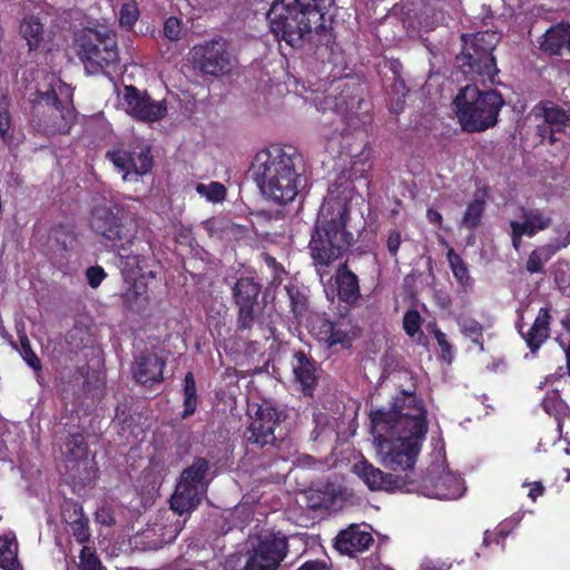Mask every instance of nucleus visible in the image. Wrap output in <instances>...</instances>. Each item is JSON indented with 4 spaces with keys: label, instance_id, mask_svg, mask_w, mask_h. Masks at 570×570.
Listing matches in <instances>:
<instances>
[{
    "label": "nucleus",
    "instance_id": "nucleus-1",
    "mask_svg": "<svg viewBox=\"0 0 570 570\" xmlns=\"http://www.w3.org/2000/svg\"><path fill=\"white\" fill-rule=\"evenodd\" d=\"M333 4L334 0H277L267 12L271 31L292 48L308 42L317 51L324 48L333 52L335 37L325 24V14Z\"/></svg>",
    "mask_w": 570,
    "mask_h": 570
},
{
    "label": "nucleus",
    "instance_id": "nucleus-2",
    "mask_svg": "<svg viewBox=\"0 0 570 570\" xmlns=\"http://www.w3.org/2000/svg\"><path fill=\"white\" fill-rule=\"evenodd\" d=\"M302 155L291 145H271L252 163L253 179L262 195L278 205L292 203L303 187Z\"/></svg>",
    "mask_w": 570,
    "mask_h": 570
},
{
    "label": "nucleus",
    "instance_id": "nucleus-3",
    "mask_svg": "<svg viewBox=\"0 0 570 570\" xmlns=\"http://www.w3.org/2000/svg\"><path fill=\"white\" fill-rule=\"evenodd\" d=\"M350 214V206L333 197L326 198L320 209L308 249L312 264L322 278L353 243V234L346 229Z\"/></svg>",
    "mask_w": 570,
    "mask_h": 570
},
{
    "label": "nucleus",
    "instance_id": "nucleus-4",
    "mask_svg": "<svg viewBox=\"0 0 570 570\" xmlns=\"http://www.w3.org/2000/svg\"><path fill=\"white\" fill-rule=\"evenodd\" d=\"M372 432H391L395 430L413 431L414 434L426 435V409L415 391L402 390L392 402L390 409L371 410Z\"/></svg>",
    "mask_w": 570,
    "mask_h": 570
},
{
    "label": "nucleus",
    "instance_id": "nucleus-5",
    "mask_svg": "<svg viewBox=\"0 0 570 570\" xmlns=\"http://www.w3.org/2000/svg\"><path fill=\"white\" fill-rule=\"evenodd\" d=\"M262 285L254 276L237 278L232 287L233 303L236 308V331L247 338L269 340L273 327L265 323V303L259 299Z\"/></svg>",
    "mask_w": 570,
    "mask_h": 570
},
{
    "label": "nucleus",
    "instance_id": "nucleus-6",
    "mask_svg": "<svg viewBox=\"0 0 570 570\" xmlns=\"http://www.w3.org/2000/svg\"><path fill=\"white\" fill-rule=\"evenodd\" d=\"M453 104L462 129L481 132L497 125L505 102L498 90H480L469 85L460 90Z\"/></svg>",
    "mask_w": 570,
    "mask_h": 570
},
{
    "label": "nucleus",
    "instance_id": "nucleus-7",
    "mask_svg": "<svg viewBox=\"0 0 570 570\" xmlns=\"http://www.w3.org/2000/svg\"><path fill=\"white\" fill-rule=\"evenodd\" d=\"M500 39L501 35L494 30L462 35L463 48L456 57L461 71L473 80L494 83L499 69L493 50Z\"/></svg>",
    "mask_w": 570,
    "mask_h": 570
},
{
    "label": "nucleus",
    "instance_id": "nucleus-8",
    "mask_svg": "<svg viewBox=\"0 0 570 570\" xmlns=\"http://www.w3.org/2000/svg\"><path fill=\"white\" fill-rule=\"evenodd\" d=\"M75 50L89 75H109L119 63L117 35L112 30L82 29L75 36Z\"/></svg>",
    "mask_w": 570,
    "mask_h": 570
},
{
    "label": "nucleus",
    "instance_id": "nucleus-9",
    "mask_svg": "<svg viewBox=\"0 0 570 570\" xmlns=\"http://www.w3.org/2000/svg\"><path fill=\"white\" fill-rule=\"evenodd\" d=\"M373 434L382 455V464L386 469L406 471L414 468L425 435L399 429L391 432H373Z\"/></svg>",
    "mask_w": 570,
    "mask_h": 570
},
{
    "label": "nucleus",
    "instance_id": "nucleus-10",
    "mask_svg": "<svg viewBox=\"0 0 570 570\" xmlns=\"http://www.w3.org/2000/svg\"><path fill=\"white\" fill-rule=\"evenodd\" d=\"M289 552L288 537L281 530H263L246 551L240 570H278Z\"/></svg>",
    "mask_w": 570,
    "mask_h": 570
},
{
    "label": "nucleus",
    "instance_id": "nucleus-11",
    "mask_svg": "<svg viewBox=\"0 0 570 570\" xmlns=\"http://www.w3.org/2000/svg\"><path fill=\"white\" fill-rule=\"evenodd\" d=\"M189 56L195 69L212 77L229 75L235 65V58L228 51V42L222 37L195 45Z\"/></svg>",
    "mask_w": 570,
    "mask_h": 570
},
{
    "label": "nucleus",
    "instance_id": "nucleus-12",
    "mask_svg": "<svg viewBox=\"0 0 570 570\" xmlns=\"http://www.w3.org/2000/svg\"><path fill=\"white\" fill-rule=\"evenodd\" d=\"M89 226L99 237L111 243L120 244L130 236V232H137L136 225L127 219L119 208L96 205L90 212Z\"/></svg>",
    "mask_w": 570,
    "mask_h": 570
},
{
    "label": "nucleus",
    "instance_id": "nucleus-13",
    "mask_svg": "<svg viewBox=\"0 0 570 570\" xmlns=\"http://www.w3.org/2000/svg\"><path fill=\"white\" fill-rule=\"evenodd\" d=\"M287 414L284 410H278L273 404L264 401L258 405L255 415L252 417L248 426L247 442L263 449L267 445H276L277 440L283 439L281 432L276 430L285 421Z\"/></svg>",
    "mask_w": 570,
    "mask_h": 570
},
{
    "label": "nucleus",
    "instance_id": "nucleus-14",
    "mask_svg": "<svg viewBox=\"0 0 570 570\" xmlns=\"http://www.w3.org/2000/svg\"><path fill=\"white\" fill-rule=\"evenodd\" d=\"M118 254L127 267L136 268L137 273L145 272L151 279L157 277L159 261L155 256L151 242L146 237L130 232V236L118 246Z\"/></svg>",
    "mask_w": 570,
    "mask_h": 570
},
{
    "label": "nucleus",
    "instance_id": "nucleus-15",
    "mask_svg": "<svg viewBox=\"0 0 570 570\" xmlns=\"http://www.w3.org/2000/svg\"><path fill=\"white\" fill-rule=\"evenodd\" d=\"M106 158L122 173L124 180H131L145 176L153 170L154 156L149 145L136 146L127 150L124 148H114L106 151Z\"/></svg>",
    "mask_w": 570,
    "mask_h": 570
},
{
    "label": "nucleus",
    "instance_id": "nucleus-16",
    "mask_svg": "<svg viewBox=\"0 0 570 570\" xmlns=\"http://www.w3.org/2000/svg\"><path fill=\"white\" fill-rule=\"evenodd\" d=\"M31 117L33 128L47 137L68 134L76 119L73 107L68 105L49 107L48 110H42L41 106H32Z\"/></svg>",
    "mask_w": 570,
    "mask_h": 570
},
{
    "label": "nucleus",
    "instance_id": "nucleus-17",
    "mask_svg": "<svg viewBox=\"0 0 570 570\" xmlns=\"http://www.w3.org/2000/svg\"><path fill=\"white\" fill-rule=\"evenodd\" d=\"M124 101L127 114L138 121L155 122L167 112L165 100H154L147 91H141L132 85L125 87Z\"/></svg>",
    "mask_w": 570,
    "mask_h": 570
},
{
    "label": "nucleus",
    "instance_id": "nucleus-18",
    "mask_svg": "<svg viewBox=\"0 0 570 570\" xmlns=\"http://www.w3.org/2000/svg\"><path fill=\"white\" fill-rule=\"evenodd\" d=\"M166 363V358L156 352L140 351L131 364L132 379L144 387L153 389L164 382Z\"/></svg>",
    "mask_w": 570,
    "mask_h": 570
},
{
    "label": "nucleus",
    "instance_id": "nucleus-19",
    "mask_svg": "<svg viewBox=\"0 0 570 570\" xmlns=\"http://www.w3.org/2000/svg\"><path fill=\"white\" fill-rule=\"evenodd\" d=\"M374 544V538L366 524L352 523L341 530L334 540V548L351 558L367 551Z\"/></svg>",
    "mask_w": 570,
    "mask_h": 570
},
{
    "label": "nucleus",
    "instance_id": "nucleus-20",
    "mask_svg": "<svg viewBox=\"0 0 570 570\" xmlns=\"http://www.w3.org/2000/svg\"><path fill=\"white\" fill-rule=\"evenodd\" d=\"M543 125L537 126L538 135L542 140L548 139L551 145L559 139L556 134H563L570 129V109H564L553 102L542 105Z\"/></svg>",
    "mask_w": 570,
    "mask_h": 570
},
{
    "label": "nucleus",
    "instance_id": "nucleus-21",
    "mask_svg": "<svg viewBox=\"0 0 570 570\" xmlns=\"http://www.w3.org/2000/svg\"><path fill=\"white\" fill-rule=\"evenodd\" d=\"M312 333L326 347L341 345L343 348H348L353 341L350 332L343 327V324L324 317H317L314 321Z\"/></svg>",
    "mask_w": 570,
    "mask_h": 570
},
{
    "label": "nucleus",
    "instance_id": "nucleus-22",
    "mask_svg": "<svg viewBox=\"0 0 570 570\" xmlns=\"http://www.w3.org/2000/svg\"><path fill=\"white\" fill-rule=\"evenodd\" d=\"M294 358L293 372L295 381L299 383L301 390L305 396H313L315 387L318 384L317 363L302 350L294 353Z\"/></svg>",
    "mask_w": 570,
    "mask_h": 570
},
{
    "label": "nucleus",
    "instance_id": "nucleus-23",
    "mask_svg": "<svg viewBox=\"0 0 570 570\" xmlns=\"http://www.w3.org/2000/svg\"><path fill=\"white\" fill-rule=\"evenodd\" d=\"M352 472L356 474L371 491L390 490L396 483V479L393 474L384 473L365 458H362L353 464Z\"/></svg>",
    "mask_w": 570,
    "mask_h": 570
},
{
    "label": "nucleus",
    "instance_id": "nucleus-24",
    "mask_svg": "<svg viewBox=\"0 0 570 570\" xmlns=\"http://www.w3.org/2000/svg\"><path fill=\"white\" fill-rule=\"evenodd\" d=\"M147 278H150L147 273H138V276L121 294V303L125 308L140 313L148 306L149 288Z\"/></svg>",
    "mask_w": 570,
    "mask_h": 570
},
{
    "label": "nucleus",
    "instance_id": "nucleus-25",
    "mask_svg": "<svg viewBox=\"0 0 570 570\" xmlns=\"http://www.w3.org/2000/svg\"><path fill=\"white\" fill-rule=\"evenodd\" d=\"M521 217L523 222L511 220L510 228L520 234L521 236L533 237L539 232L549 228L551 225V217L546 215L539 208L527 209L521 208Z\"/></svg>",
    "mask_w": 570,
    "mask_h": 570
},
{
    "label": "nucleus",
    "instance_id": "nucleus-26",
    "mask_svg": "<svg viewBox=\"0 0 570 570\" xmlns=\"http://www.w3.org/2000/svg\"><path fill=\"white\" fill-rule=\"evenodd\" d=\"M551 314L550 309L547 307H541L538 312V315L532 324V326L528 330V332H522V326H518V331L527 343V346L530 348L532 353H535L542 344L548 340L550 335V323H551Z\"/></svg>",
    "mask_w": 570,
    "mask_h": 570
},
{
    "label": "nucleus",
    "instance_id": "nucleus-27",
    "mask_svg": "<svg viewBox=\"0 0 570 570\" xmlns=\"http://www.w3.org/2000/svg\"><path fill=\"white\" fill-rule=\"evenodd\" d=\"M337 297L347 305H354L361 297L358 277L346 263L340 264L335 273Z\"/></svg>",
    "mask_w": 570,
    "mask_h": 570
},
{
    "label": "nucleus",
    "instance_id": "nucleus-28",
    "mask_svg": "<svg viewBox=\"0 0 570 570\" xmlns=\"http://www.w3.org/2000/svg\"><path fill=\"white\" fill-rule=\"evenodd\" d=\"M203 492V490L179 480L170 499V508L179 515L190 513L200 504Z\"/></svg>",
    "mask_w": 570,
    "mask_h": 570
},
{
    "label": "nucleus",
    "instance_id": "nucleus-29",
    "mask_svg": "<svg viewBox=\"0 0 570 570\" xmlns=\"http://www.w3.org/2000/svg\"><path fill=\"white\" fill-rule=\"evenodd\" d=\"M463 493L462 480L451 473L436 476L426 495L439 500H455Z\"/></svg>",
    "mask_w": 570,
    "mask_h": 570
},
{
    "label": "nucleus",
    "instance_id": "nucleus-30",
    "mask_svg": "<svg viewBox=\"0 0 570 570\" xmlns=\"http://www.w3.org/2000/svg\"><path fill=\"white\" fill-rule=\"evenodd\" d=\"M567 24L550 27L540 38L539 49L548 56L564 57Z\"/></svg>",
    "mask_w": 570,
    "mask_h": 570
},
{
    "label": "nucleus",
    "instance_id": "nucleus-31",
    "mask_svg": "<svg viewBox=\"0 0 570 570\" xmlns=\"http://www.w3.org/2000/svg\"><path fill=\"white\" fill-rule=\"evenodd\" d=\"M210 469V463L207 459L197 456L194 459L193 463L185 468L179 476V480L194 485L203 491H206L208 482L206 481V475Z\"/></svg>",
    "mask_w": 570,
    "mask_h": 570
},
{
    "label": "nucleus",
    "instance_id": "nucleus-32",
    "mask_svg": "<svg viewBox=\"0 0 570 570\" xmlns=\"http://www.w3.org/2000/svg\"><path fill=\"white\" fill-rule=\"evenodd\" d=\"M19 32L27 41L29 51L38 50L45 39V28L40 19L33 14L26 16L19 27Z\"/></svg>",
    "mask_w": 570,
    "mask_h": 570
},
{
    "label": "nucleus",
    "instance_id": "nucleus-33",
    "mask_svg": "<svg viewBox=\"0 0 570 570\" xmlns=\"http://www.w3.org/2000/svg\"><path fill=\"white\" fill-rule=\"evenodd\" d=\"M0 568L3 570H20L17 541L7 534L0 535Z\"/></svg>",
    "mask_w": 570,
    "mask_h": 570
},
{
    "label": "nucleus",
    "instance_id": "nucleus-34",
    "mask_svg": "<svg viewBox=\"0 0 570 570\" xmlns=\"http://www.w3.org/2000/svg\"><path fill=\"white\" fill-rule=\"evenodd\" d=\"M184 410L180 414L181 419L193 416L197 410V387L193 372H187L184 377Z\"/></svg>",
    "mask_w": 570,
    "mask_h": 570
},
{
    "label": "nucleus",
    "instance_id": "nucleus-35",
    "mask_svg": "<svg viewBox=\"0 0 570 570\" xmlns=\"http://www.w3.org/2000/svg\"><path fill=\"white\" fill-rule=\"evenodd\" d=\"M73 515L75 519L69 521L70 530L79 543H85L90 539L89 520L85 517L82 507L78 503H73Z\"/></svg>",
    "mask_w": 570,
    "mask_h": 570
},
{
    "label": "nucleus",
    "instance_id": "nucleus-36",
    "mask_svg": "<svg viewBox=\"0 0 570 570\" xmlns=\"http://www.w3.org/2000/svg\"><path fill=\"white\" fill-rule=\"evenodd\" d=\"M484 212L485 200L482 198L473 199L471 203H469L463 214L460 223L461 226L469 230H474L481 225Z\"/></svg>",
    "mask_w": 570,
    "mask_h": 570
},
{
    "label": "nucleus",
    "instance_id": "nucleus-37",
    "mask_svg": "<svg viewBox=\"0 0 570 570\" xmlns=\"http://www.w3.org/2000/svg\"><path fill=\"white\" fill-rule=\"evenodd\" d=\"M460 332L466 338H470L474 345L479 347V351H484V338H483V325L471 317L462 318L458 322Z\"/></svg>",
    "mask_w": 570,
    "mask_h": 570
},
{
    "label": "nucleus",
    "instance_id": "nucleus-38",
    "mask_svg": "<svg viewBox=\"0 0 570 570\" xmlns=\"http://www.w3.org/2000/svg\"><path fill=\"white\" fill-rule=\"evenodd\" d=\"M446 258L456 282L463 287L469 286L471 282V276L469 273L468 265L463 261V258L459 254H456L452 247L449 248L446 253Z\"/></svg>",
    "mask_w": 570,
    "mask_h": 570
},
{
    "label": "nucleus",
    "instance_id": "nucleus-39",
    "mask_svg": "<svg viewBox=\"0 0 570 570\" xmlns=\"http://www.w3.org/2000/svg\"><path fill=\"white\" fill-rule=\"evenodd\" d=\"M66 461H80L87 459L88 444L81 433L70 434L66 441Z\"/></svg>",
    "mask_w": 570,
    "mask_h": 570
},
{
    "label": "nucleus",
    "instance_id": "nucleus-40",
    "mask_svg": "<svg viewBox=\"0 0 570 570\" xmlns=\"http://www.w3.org/2000/svg\"><path fill=\"white\" fill-rule=\"evenodd\" d=\"M557 246L556 243L547 244L540 248L533 249L528 257L525 268L530 274H538L543 272V263L548 262L554 254H549L548 250H546L548 247H554Z\"/></svg>",
    "mask_w": 570,
    "mask_h": 570
},
{
    "label": "nucleus",
    "instance_id": "nucleus-41",
    "mask_svg": "<svg viewBox=\"0 0 570 570\" xmlns=\"http://www.w3.org/2000/svg\"><path fill=\"white\" fill-rule=\"evenodd\" d=\"M515 524L517 523L513 520H504L500 522L495 528L493 539H491L490 531L487 530L483 534V546L489 547L491 542H494L503 551L505 539L512 533Z\"/></svg>",
    "mask_w": 570,
    "mask_h": 570
},
{
    "label": "nucleus",
    "instance_id": "nucleus-42",
    "mask_svg": "<svg viewBox=\"0 0 570 570\" xmlns=\"http://www.w3.org/2000/svg\"><path fill=\"white\" fill-rule=\"evenodd\" d=\"M291 309L295 318H302L308 311V298L307 296L296 286L286 287Z\"/></svg>",
    "mask_w": 570,
    "mask_h": 570
},
{
    "label": "nucleus",
    "instance_id": "nucleus-43",
    "mask_svg": "<svg viewBox=\"0 0 570 570\" xmlns=\"http://www.w3.org/2000/svg\"><path fill=\"white\" fill-rule=\"evenodd\" d=\"M196 191L213 203L223 202L227 194L226 187L219 181H212L207 185L198 184L196 186Z\"/></svg>",
    "mask_w": 570,
    "mask_h": 570
},
{
    "label": "nucleus",
    "instance_id": "nucleus-44",
    "mask_svg": "<svg viewBox=\"0 0 570 570\" xmlns=\"http://www.w3.org/2000/svg\"><path fill=\"white\" fill-rule=\"evenodd\" d=\"M422 323L423 318L415 308L407 309L403 315V330L410 337H414L416 334L423 335Z\"/></svg>",
    "mask_w": 570,
    "mask_h": 570
},
{
    "label": "nucleus",
    "instance_id": "nucleus-45",
    "mask_svg": "<svg viewBox=\"0 0 570 570\" xmlns=\"http://www.w3.org/2000/svg\"><path fill=\"white\" fill-rule=\"evenodd\" d=\"M139 18L138 4L135 1L122 4L119 13V23L126 30H130Z\"/></svg>",
    "mask_w": 570,
    "mask_h": 570
},
{
    "label": "nucleus",
    "instance_id": "nucleus-46",
    "mask_svg": "<svg viewBox=\"0 0 570 570\" xmlns=\"http://www.w3.org/2000/svg\"><path fill=\"white\" fill-rule=\"evenodd\" d=\"M79 559L80 570H105L96 552L87 546L82 547Z\"/></svg>",
    "mask_w": 570,
    "mask_h": 570
},
{
    "label": "nucleus",
    "instance_id": "nucleus-47",
    "mask_svg": "<svg viewBox=\"0 0 570 570\" xmlns=\"http://www.w3.org/2000/svg\"><path fill=\"white\" fill-rule=\"evenodd\" d=\"M32 106H41L42 110H48L49 107H65L56 90L50 88L49 90L37 92V99L32 102Z\"/></svg>",
    "mask_w": 570,
    "mask_h": 570
},
{
    "label": "nucleus",
    "instance_id": "nucleus-48",
    "mask_svg": "<svg viewBox=\"0 0 570 570\" xmlns=\"http://www.w3.org/2000/svg\"><path fill=\"white\" fill-rule=\"evenodd\" d=\"M19 341L21 344L22 350V357L24 362L32 368V370H40L41 368V362L35 351L31 347L30 341L26 333H22L19 335Z\"/></svg>",
    "mask_w": 570,
    "mask_h": 570
},
{
    "label": "nucleus",
    "instance_id": "nucleus-49",
    "mask_svg": "<svg viewBox=\"0 0 570 570\" xmlns=\"http://www.w3.org/2000/svg\"><path fill=\"white\" fill-rule=\"evenodd\" d=\"M68 343L76 350H81L88 346L90 337L87 331L81 327H73L69 331L67 336Z\"/></svg>",
    "mask_w": 570,
    "mask_h": 570
},
{
    "label": "nucleus",
    "instance_id": "nucleus-50",
    "mask_svg": "<svg viewBox=\"0 0 570 570\" xmlns=\"http://www.w3.org/2000/svg\"><path fill=\"white\" fill-rule=\"evenodd\" d=\"M434 337L438 342V345L441 348V355L444 361L448 363L452 362L453 358V346L448 341L446 335L436 326L434 325V328L432 330Z\"/></svg>",
    "mask_w": 570,
    "mask_h": 570
},
{
    "label": "nucleus",
    "instance_id": "nucleus-51",
    "mask_svg": "<svg viewBox=\"0 0 570 570\" xmlns=\"http://www.w3.org/2000/svg\"><path fill=\"white\" fill-rule=\"evenodd\" d=\"M11 116L8 109L0 110V137L7 146L14 144L13 135L10 132Z\"/></svg>",
    "mask_w": 570,
    "mask_h": 570
},
{
    "label": "nucleus",
    "instance_id": "nucleus-52",
    "mask_svg": "<svg viewBox=\"0 0 570 570\" xmlns=\"http://www.w3.org/2000/svg\"><path fill=\"white\" fill-rule=\"evenodd\" d=\"M561 326L564 333H560L556 341L559 343V345L564 350L567 362L570 357V311L564 314V316L561 320Z\"/></svg>",
    "mask_w": 570,
    "mask_h": 570
},
{
    "label": "nucleus",
    "instance_id": "nucleus-53",
    "mask_svg": "<svg viewBox=\"0 0 570 570\" xmlns=\"http://www.w3.org/2000/svg\"><path fill=\"white\" fill-rule=\"evenodd\" d=\"M181 21L176 17H169L164 22V35L170 41L180 39Z\"/></svg>",
    "mask_w": 570,
    "mask_h": 570
},
{
    "label": "nucleus",
    "instance_id": "nucleus-54",
    "mask_svg": "<svg viewBox=\"0 0 570 570\" xmlns=\"http://www.w3.org/2000/svg\"><path fill=\"white\" fill-rule=\"evenodd\" d=\"M106 276H107V273L99 265L90 266L86 271L87 282H88L89 286L92 288H97L101 284V282L106 278Z\"/></svg>",
    "mask_w": 570,
    "mask_h": 570
},
{
    "label": "nucleus",
    "instance_id": "nucleus-55",
    "mask_svg": "<svg viewBox=\"0 0 570 570\" xmlns=\"http://www.w3.org/2000/svg\"><path fill=\"white\" fill-rule=\"evenodd\" d=\"M263 258L266 266L273 274V282H282V274L285 273L283 266L276 261L275 257L271 256L269 254H264Z\"/></svg>",
    "mask_w": 570,
    "mask_h": 570
},
{
    "label": "nucleus",
    "instance_id": "nucleus-56",
    "mask_svg": "<svg viewBox=\"0 0 570 570\" xmlns=\"http://www.w3.org/2000/svg\"><path fill=\"white\" fill-rule=\"evenodd\" d=\"M402 243L401 233L397 229H393L390 232V235L386 240L387 250L391 256L395 257L399 253L400 246Z\"/></svg>",
    "mask_w": 570,
    "mask_h": 570
},
{
    "label": "nucleus",
    "instance_id": "nucleus-57",
    "mask_svg": "<svg viewBox=\"0 0 570 570\" xmlns=\"http://www.w3.org/2000/svg\"><path fill=\"white\" fill-rule=\"evenodd\" d=\"M296 570H332L331 563L321 559L304 561Z\"/></svg>",
    "mask_w": 570,
    "mask_h": 570
},
{
    "label": "nucleus",
    "instance_id": "nucleus-58",
    "mask_svg": "<svg viewBox=\"0 0 570 570\" xmlns=\"http://www.w3.org/2000/svg\"><path fill=\"white\" fill-rule=\"evenodd\" d=\"M529 487H530V491H529V498H531L533 501L537 500V498L543 495L544 493V487L541 482H532V483H529Z\"/></svg>",
    "mask_w": 570,
    "mask_h": 570
},
{
    "label": "nucleus",
    "instance_id": "nucleus-59",
    "mask_svg": "<svg viewBox=\"0 0 570 570\" xmlns=\"http://www.w3.org/2000/svg\"><path fill=\"white\" fill-rule=\"evenodd\" d=\"M426 218L431 223V224H434L436 225L438 227H442V223H443V216L441 213H439L438 210L433 209V208H429L426 210Z\"/></svg>",
    "mask_w": 570,
    "mask_h": 570
},
{
    "label": "nucleus",
    "instance_id": "nucleus-60",
    "mask_svg": "<svg viewBox=\"0 0 570 570\" xmlns=\"http://www.w3.org/2000/svg\"><path fill=\"white\" fill-rule=\"evenodd\" d=\"M568 245H570V230L567 233L563 239L557 240V246L548 247L546 250L549 252V254H557V252L561 250L562 248H566Z\"/></svg>",
    "mask_w": 570,
    "mask_h": 570
},
{
    "label": "nucleus",
    "instance_id": "nucleus-61",
    "mask_svg": "<svg viewBox=\"0 0 570 570\" xmlns=\"http://www.w3.org/2000/svg\"><path fill=\"white\" fill-rule=\"evenodd\" d=\"M97 520L102 524L111 525L115 523V518L108 511H101V513H97Z\"/></svg>",
    "mask_w": 570,
    "mask_h": 570
},
{
    "label": "nucleus",
    "instance_id": "nucleus-62",
    "mask_svg": "<svg viewBox=\"0 0 570 570\" xmlns=\"http://www.w3.org/2000/svg\"><path fill=\"white\" fill-rule=\"evenodd\" d=\"M510 237H511V244H512V247H513L517 252H518V250H520L521 245H522V238H523V236H521L520 234H518L517 232H514L513 229H511Z\"/></svg>",
    "mask_w": 570,
    "mask_h": 570
},
{
    "label": "nucleus",
    "instance_id": "nucleus-63",
    "mask_svg": "<svg viewBox=\"0 0 570 570\" xmlns=\"http://www.w3.org/2000/svg\"><path fill=\"white\" fill-rule=\"evenodd\" d=\"M564 57L570 60V24H567Z\"/></svg>",
    "mask_w": 570,
    "mask_h": 570
},
{
    "label": "nucleus",
    "instance_id": "nucleus-64",
    "mask_svg": "<svg viewBox=\"0 0 570 570\" xmlns=\"http://www.w3.org/2000/svg\"><path fill=\"white\" fill-rule=\"evenodd\" d=\"M404 100H397L396 107L392 109L393 112L399 114L403 109Z\"/></svg>",
    "mask_w": 570,
    "mask_h": 570
}]
</instances>
